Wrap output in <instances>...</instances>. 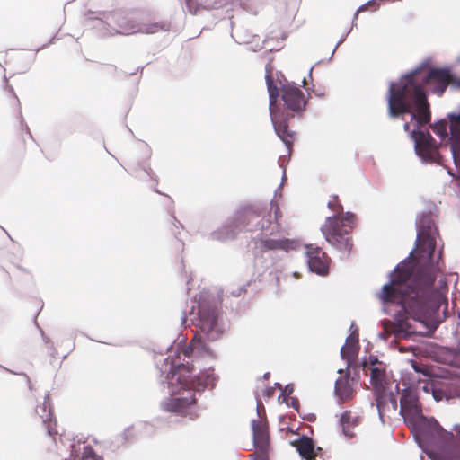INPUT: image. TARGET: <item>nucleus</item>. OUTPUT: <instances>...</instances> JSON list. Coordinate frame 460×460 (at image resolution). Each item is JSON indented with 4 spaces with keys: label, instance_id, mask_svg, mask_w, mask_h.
Here are the masks:
<instances>
[{
    "label": "nucleus",
    "instance_id": "6e6552de",
    "mask_svg": "<svg viewBox=\"0 0 460 460\" xmlns=\"http://www.w3.org/2000/svg\"><path fill=\"white\" fill-rule=\"evenodd\" d=\"M420 127L416 122L417 129H413L411 132V137L414 141L416 153L427 162L441 164V156L438 151L436 140L428 131L420 130Z\"/></svg>",
    "mask_w": 460,
    "mask_h": 460
},
{
    "label": "nucleus",
    "instance_id": "1a4fd4ad",
    "mask_svg": "<svg viewBox=\"0 0 460 460\" xmlns=\"http://www.w3.org/2000/svg\"><path fill=\"white\" fill-rule=\"evenodd\" d=\"M117 23L119 31L126 35L134 33L155 34L161 31H169L172 29V23L167 20L137 24L133 21L120 18Z\"/></svg>",
    "mask_w": 460,
    "mask_h": 460
},
{
    "label": "nucleus",
    "instance_id": "2eb2a0df",
    "mask_svg": "<svg viewBox=\"0 0 460 460\" xmlns=\"http://www.w3.org/2000/svg\"><path fill=\"white\" fill-rule=\"evenodd\" d=\"M308 266L312 271L325 275L329 270V257L319 247H307Z\"/></svg>",
    "mask_w": 460,
    "mask_h": 460
},
{
    "label": "nucleus",
    "instance_id": "a878e982",
    "mask_svg": "<svg viewBox=\"0 0 460 460\" xmlns=\"http://www.w3.org/2000/svg\"><path fill=\"white\" fill-rule=\"evenodd\" d=\"M398 325L395 323L390 322V321H385L383 323L384 330L387 334L391 333H396L399 332L400 328L403 326V322L400 319H398Z\"/></svg>",
    "mask_w": 460,
    "mask_h": 460
},
{
    "label": "nucleus",
    "instance_id": "39448f33",
    "mask_svg": "<svg viewBox=\"0 0 460 460\" xmlns=\"http://www.w3.org/2000/svg\"><path fill=\"white\" fill-rule=\"evenodd\" d=\"M169 388L172 394L183 393V396H171L163 402V409L166 411L189 415L196 403L194 382L189 367L181 364L172 368L167 374Z\"/></svg>",
    "mask_w": 460,
    "mask_h": 460
},
{
    "label": "nucleus",
    "instance_id": "4be33fe9",
    "mask_svg": "<svg viewBox=\"0 0 460 460\" xmlns=\"http://www.w3.org/2000/svg\"><path fill=\"white\" fill-rule=\"evenodd\" d=\"M445 361L447 364L460 368V349L448 350L445 355Z\"/></svg>",
    "mask_w": 460,
    "mask_h": 460
},
{
    "label": "nucleus",
    "instance_id": "f03ea898",
    "mask_svg": "<svg viewBox=\"0 0 460 460\" xmlns=\"http://www.w3.org/2000/svg\"><path fill=\"white\" fill-rule=\"evenodd\" d=\"M452 75L447 69H416L392 83L388 91V114L394 119L410 113L418 126L431 120L430 105L425 92L428 84H436L434 92L441 96L450 84Z\"/></svg>",
    "mask_w": 460,
    "mask_h": 460
},
{
    "label": "nucleus",
    "instance_id": "c756f323",
    "mask_svg": "<svg viewBox=\"0 0 460 460\" xmlns=\"http://www.w3.org/2000/svg\"><path fill=\"white\" fill-rule=\"evenodd\" d=\"M274 214H275V220H276V222L272 223V225L278 224L279 226L278 221H279V217L281 216L280 215L281 213H280L279 208L277 205L274 206Z\"/></svg>",
    "mask_w": 460,
    "mask_h": 460
},
{
    "label": "nucleus",
    "instance_id": "423d86ee",
    "mask_svg": "<svg viewBox=\"0 0 460 460\" xmlns=\"http://www.w3.org/2000/svg\"><path fill=\"white\" fill-rule=\"evenodd\" d=\"M355 221V215L349 212L343 216L328 217L321 226V232L332 246L349 252L353 247L352 231Z\"/></svg>",
    "mask_w": 460,
    "mask_h": 460
},
{
    "label": "nucleus",
    "instance_id": "c9c22d12",
    "mask_svg": "<svg viewBox=\"0 0 460 460\" xmlns=\"http://www.w3.org/2000/svg\"><path fill=\"white\" fill-rule=\"evenodd\" d=\"M376 362H377V359H375V361L371 362V365L374 366Z\"/></svg>",
    "mask_w": 460,
    "mask_h": 460
},
{
    "label": "nucleus",
    "instance_id": "20e7f679",
    "mask_svg": "<svg viewBox=\"0 0 460 460\" xmlns=\"http://www.w3.org/2000/svg\"><path fill=\"white\" fill-rule=\"evenodd\" d=\"M400 406L401 415L405 422L411 426L423 446H441L451 437L436 420L428 419L422 414L417 398L407 391L402 394Z\"/></svg>",
    "mask_w": 460,
    "mask_h": 460
},
{
    "label": "nucleus",
    "instance_id": "2f4dec72",
    "mask_svg": "<svg viewBox=\"0 0 460 460\" xmlns=\"http://www.w3.org/2000/svg\"><path fill=\"white\" fill-rule=\"evenodd\" d=\"M403 129H404V131L409 132L411 134V131L410 129V123L409 122L404 123Z\"/></svg>",
    "mask_w": 460,
    "mask_h": 460
},
{
    "label": "nucleus",
    "instance_id": "ddd939ff",
    "mask_svg": "<svg viewBox=\"0 0 460 460\" xmlns=\"http://www.w3.org/2000/svg\"><path fill=\"white\" fill-rule=\"evenodd\" d=\"M457 86L460 88V79L457 81ZM448 118L450 119L452 155L460 173V112L449 114Z\"/></svg>",
    "mask_w": 460,
    "mask_h": 460
},
{
    "label": "nucleus",
    "instance_id": "412c9836",
    "mask_svg": "<svg viewBox=\"0 0 460 460\" xmlns=\"http://www.w3.org/2000/svg\"><path fill=\"white\" fill-rule=\"evenodd\" d=\"M370 382L373 385L374 392L380 391L387 387L385 369L381 366H374L369 368Z\"/></svg>",
    "mask_w": 460,
    "mask_h": 460
},
{
    "label": "nucleus",
    "instance_id": "b1692460",
    "mask_svg": "<svg viewBox=\"0 0 460 460\" xmlns=\"http://www.w3.org/2000/svg\"><path fill=\"white\" fill-rule=\"evenodd\" d=\"M432 129L442 139L447 137V123L445 120L435 123Z\"/></svg>",
    "mask_w": 460,
    "mask_h": 460
},
{
    "label": "nucleus",
    "instance_id": "7ed1b4c3",
    "mask_svg": "<svg viewBox=\"0 0 460 460\" xmlns=\"http://www.w3.org/2000/svg\"><path fill=\"white\" fill-rule=\"evenodd\" d=\"M266 83L270 98V119L278 137L285 143L290 151L296 133L289 129L288 122L295 116H300L304 111L306 100L304 92L292 84H284L280 89L283 105L278 104L279 91L274 84L270 72L266 75Z\"/></svg>",
    "mask_w": 460,
    "mask_h": 460
},
{
    "label": "nucleus",
    "instance_id": "dca6fc26",
    "mask_svg": "<svg viewBox=\"0 0 460 460\" xmlns=\"http://www.w3.org/2000/svg\"><path fill=\"white\" fill-rule=\"evenodd\" d=\"M376 406L379 415L382 417L385 412L397 410V394L388 391L387 387L375 392Z\"/></svg>",
    "mask_w": 460,
    "mask_h": 460
},
{
    "label": "nucleus",
    "instance_id": "473e14b6",
    "mask_svg": "<svg viewBox=\"0 0 460 460\" xmlns=\"http://www.w3.org/2000/svg\"><path fill=\"white\" fill-rule=\"evenodd\" d=\"M434 397L436 400H440L441 399V396H438L437 392H434Z\"/></svg>",
    "mask_w": 460,
    "mask_h": 460
},
{
    "label": "nucleus",
    "instance_id": "f257e3e1",
    "mask_svg": "<svg viewBox=\"0 0 460 460\" xmlns=\"http://www.w3.org/2000/svg\"><path fill=\"white\" fill-rule=\"evenodd\" d=\"M438 232L432 216L424 214L418 221L416 248L411 260L397 265L388 284L378 295L385 304L400 305L411 319L424 322L443 305H447L446 279H436L441 268V252L435 258Z\"/></svg>",
    "mask_w": 460,
    "mask_h": 460
},
{
    "label": "nucleus",
    "instance_id": "9d476101",
    "mask_svg": "<svg viewBox=\"0 0 460 460\" xmlns=\"http://www.w3.org/2000/svg\"><path fill=\"white\" fill-rule=\"evenodd\" d=\"M451 437L444 445H432L430 448L437 451L440 460H460V428H455V433L447 432Z\"/></svg>",
    "mask_w": 460,
    "mask_h": 460
},
{
    "label": "nucleus",
    "instance_id": "f3484780",
    "mask_svg": "<svg viewBox=\"0 0 460 460\" xmlns=\"http://www.w3.org/2000/svg\"><path fill=\"white\" fill-rule=\"evenodd\" d=\"M362 418L358 415L352 414L349 411H345L340 417V426L341 427L343 435L351 439L356 436L355 428L361 423Z\"/></svg>",
    "mask_w": 460,
    "mask_h": 460
},
{
    "label": "nucleus",
    "instance_id": "7c9ffc66",
    "mask_svg": "<svg viewBox=\"0 0 460 460\" xmlns=\"http://www.w3.org/2000/svg\"><path fill=\"white\" fill-rule=\"evenodd\" d=\"M253 460H267L266 457H258L257 452L250 456Z\"/></svg>",
    "mask_w": 460,
    "mask_h": 460
},
{
    "label": "nucleus",
    "instance_id": "bb28decb",
    "mask_svg": "<svg viewBox=\"0 0 460 460\" xmlns=\"http://www.w3.org/2000/svg\"><path fill=\"white\" fill-rule=\"evenodd\" d=\"M237 225H229L227 226H225L223 229V233L226 235V237L234 238L235 235L239 233L240 230H237Z\"/></svg>",
    "mask_w": 460,
    "mask_h": 460
},
{
    "label": "nucleus",
    "instance_id": "aec40b11",
    "mask_svg": "<svg viewBox=\"0 0 460 460\" xmlns=\"http://www.w3.org/2000/svg\"><path fill=\"white\" fill-rule=\"evenodd\" d=\"M292 445L296 447L299 455L303 458L306 460H313L314 458V446L313 440L310 438L304 436L299 439L293 441Z\"/></svg>",
    "mask_w": 460,
    "mask_h": 460
},
{
    "label": "nucleus",
    "instance_id": "a211bd4d",
    "mask_svg": "<svg viewBox=\"0 0 460 460\" xmlns=\"http://www.w3.org/2000/svg\"><path fill=\"white\" fill-rule=\"evenodd\" d=\"M353 378L349 375L341 376L336 380L335 394L341 402H347L353 398L355 393L353 389Z\"/></svg>",
    "mask_w": 460,
    "mask_h": 460
},
{
    "label": "nucleus",
    "instance_id": "6ab92c4d",
    "mask_svg": "<svg viewBox=\"0 0 460 460\" xmlns=\"http://www.w3.org/2000/svg\"><path fill=\"white\" fill-rule=\"evenodd\" d=\"M358 348V335L354 332L347 338L346 343L341 349V355L348 362V365L356 359Z\"/></svg>",
    "mask_w": 460,
    "mask_h": 460
},
{
    "label": "nucleus",
    "instance_id": "f704fd0d",
    "mask_svg": "<svg viewBox=\"0 0 460 460\" xmlns=\"http://www.w3.org/2000/svg\"><path fill=\"white\" fill-rule=\"evenodd\" d=\"M364 368L365 369L367 368V362L364 363Z\"/></svg>",
    "mask_w": 460,
    "mask_h": 460
},
{
    "label": "nucleus",
    "instance_id": "0eeeda50",
    "mask_svg": "<svg viewBox=\"0 0 460 460\" xmlns=\"http://www.w3.org/2000/svg\"><path fill=\"white\" fill-rule=\"evenodd\" d=\"M195 326L199 331V341H196V338L192 341L191 345L193 349H199V345L201 344V339L214 341L218 340L223 333V329L218 323V312L217 308L208 305H199L198 317L195 320Z\"/></svg>",
    "mask_w": 460,
    "mask_h": 460
},
{
    "label": "nucleus",
    "instance_id": "5701e85b",
    "mask_svg": "<svg viewBox=\"0 0 460 460\" xmlns=\"http://www.w3.org/2000/svg\"><path fill=\"white\" fill-rule=\"evenodd\" d=\"M328 208L335 213L334 216H343V207L341 204L337 196L332 197L328 202Z\"/></svg>",
    "mask_w": 460,
    "mask_h": 460
},
{
    "label": "nucleus",
    "instance_id": "f8f14e48",
    "mask_svg": "<svg viewBox=\"0 0 460 460\" xmlns=\"http://www.w3.org/2000/svg\"><path fill=\"white\" fill-rule=\"evenodd\" d=\"M279 225H272V222L270 219L262 221L261 225V233L260 237V244L261 249L262 251H270V250H280L285 249L287 240H278L272 239L269 236L278 233Z\"/></svg>",
    "mask_w": 460,
    "mask_h": 460
},
{
    "label": "nucleus",
    "instance_id": "cd10ccee",
    "mask_svg": "<svg viewBox=\"0 0 460 460\" xmlns=\"http://www.w3.org/2000/svg\"><path fill=\"white\" fill-rule=\"evenodd\" d=\"M185 3L190 13L193 14L197 13L199 8L198 0H185Z\"/></svg>",
    "mask_w": 460,
    "mask_h": 460
},
{
    "label": "nucleus",
    "instance_id": "4468645a",
    "mask_svg": "<svg viewBox=\"0 0 460 460\" xmlns=\"http://www.w3.org/2000/svg\"><path fill=\"white\" fill-rule=\"evenodd\" d=\"M35 411L41 419L42 422L46 425L49 435L52 437L57 435V423L56 420L54 419L51 398L49 394L45 395L42 402H40L36 406Z\"/></svg>",
    "mask_w": 460,
    "mask_h": 460
},
{
    "label": "nucleus",
    "instance_id": "72a5a7b5",
    "mask_svg": "<svg viewBox=\"0 0 460 460\" xmlns=\"http://www.w3.org/2000/svg\"><path fill=\"white\" fill-rule=\"evenodd\" d=\"M395 389H396V393L398 394V391H399V385H395Z\"/></svg>",
    "mask_w": 460,
    "mask_h": 460
},
{
    "label": "nucleus",
    "instance_id": "9b49d317",
    "mask_svg": "<svg viewBox=\"0 0 460 460\" xmlns=\"http://www.w3.org/2000/svg\"><path fill=\"white\" fill-rule=\"evenodd\" d=\"M252 434L256 450L261 454L258 457L267 458L270 451V434L267 421L252 420Z\"/></svg>",
    "mask_w": 460,
    "mask_h": 460
},
{
    "label": "nucleus",
    "instance_id": "393cba45",
    "mask_svg": "<svg viewBox=\"0 0 460 460\" xmlns=\"http://www.w3.org/2000/svg\"><path fill=\"white\" fill-rule=\"evenodd\" d=\"M379 8V3L376 0H370L367 4L361 5L356 12L354 19H357L358 13L365 11L375 12Z\"/></svg>",
    "mask_w": 460,
    "mask_h": 460
},
{
    "label": "nucleus",
    "instance_id": "c85d7f7f",
    "mask_svg": "<svg viewBox=\"0 0 460 460\" xmlns=\"http://www.w3.org/2000/svg\"><path fill=\"white\" fill-rule=\"evenodd\" d=\"M225 5V3L223 0H214L213 3H211L208 7L210 9H217Z\"/></svg>",
    "mask_w": 460,
    "mask_h": 460
}]
</instances>
